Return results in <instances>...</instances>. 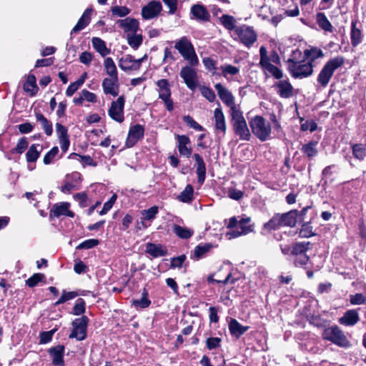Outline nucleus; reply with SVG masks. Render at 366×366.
Here are the masks:
<instances>
[{"label": "nucleus", "mask_w": 366, "mask_h": 366, "mask_svg": "<svg viewBox=\"0 0 366 366\" xmlns=\"http://www.w3.org/2000/svg\"><path fill=\"white\" fill-rule=\"evenodd\" d=\"M104 66L106 73L109 77H118L117 66L111 57H107L104 61Z\"/></svg>", "instance_id": "4c0bfd02"}, {"label": "nucleus", "mask_w": 366, "mask_h": 366, "mask_svg": "<svg viewBox=\"0 0 366 366\" xmlns=\"http://www.w3.org/2000/svg\"><path fill=\"white\" fill-rule=\"evenodd\" d=\"M112 15L119 17H124L130 13V9L127 6H114L111 8Z\"/></svg>", "instance_id": "13d9d810"}, {"label": "nucleus", "mask_w": 366, "mask_h": 366, "mask_svg": "<svg viewBox=\"0 0 366 366\" xmlns=\"http://www.w3.org/2000/svg\"><path fill=\"white\" fill-rule=\"evenodd\" d=\"M45 275L41 273H36L34 274L31 277H29L26 281V284L29 287H34L38 285L39 282H41L45 280Z\"/></svg>", "instance_id": "864d4df0"}, {"label": "nucleus", "mask_w": 366, "mask_h": 366, "mask_svg": "<svg viewBox=\"0 0 366 366\" xmlns=\"http://www.w3.org/2000/svg\"><path fill=\"white\" fill-rule=\"evenodd\" d=\"M222 70V75L224 78H227L228 75H236L239 73V68L232 66L231 64H224L220 66L219 68Z\"/></svg>", "instance_id": "3c124183"}, {"label": "nucleus", "mask_w": 366, "mask_h": 366, "mask_svg": "<svg viewBox=\"0 0 366 366\" xmlns=\"http://www.w3.org/2000/svg\"><path fill=\"white\" fill-rule=\"evenodd\" d=\"M49 354L52 357L54 366H65L64 361V346L61 345L52 347L49 350Z\"/></svg>", "instance_id": "f3484780"}, {"label": "nucleus", "mask_w": 366, "mask_h": 366, "mask_svg": "<svg viewBox=\"0 0 366 366\" xmlns=\"http://www.w3.org/2000/svg\"><path fill=\"white\" fill-rule=\"evenodd\" d=\"M132 63H134V59L132 55H127L119 60V66L124 71H128L132 68Z\"/></svg>", "instance_id": "5fc2aeb1"}, {"label": "nucleus", "mask_w": 366, "mask_h": 366, "mask_svg": "<svg viewBox=\"0 0 366 366\" xmlns=\"http://www.w3.org/2000/svg\"><path fill=\"white\" fill-rule=\"evenodd\" d=\"M250 222V218H241L239 220V227L229 233L232 237L235 238L239 236L247 234L252 231V226L247 225Z\"/></svg>", "instance_id": "6ab92c4d"}, {"label": "nucleus", "mask_w": 366, "mask_h": 366, "mask_svg": "<svg viewBox=\"0 0 366 366\" xmlns=\"http://www.w3.org/2000/svg\"><path fill=\"white\" fill-rule=\"evenodd\" d=\"M119 77H107L102 81V89L105 94L117 97L119 94Z\"/></svg>", "instance_id": "2eb2a0df"}, {"label": "nucleus", "mask_w": 366, "mask_h": 366, "mask_svg": "<svg viewBox=\"0 0 366 366\" xmlns=\"http://www.w3.org/2000/svg\"><path fill=\"white\" fill-rule=\"evenodd\" d=\"M222 339L219 337H209L206 340L207 347L209 350H214L219 346Z\"/></svg>", "instance_id": "774afa93"}, {"label": "nucleus", "mask_w": 366, "mask_h": 366, "mask_svg": "<svg viewBox=\"0 0 366 366\" xmlns=\"http://www.w3.org/2000/svg\"><path fill=\"white\" fill-rule=\"evenodd\" d=\"M194 189L191 184H187L180 193L177 199L182 202L189 203L193 199Z\"/></svg>", "instance_id": "ea45409f"}, {"label": "nucleus", "mask_w": 366, "mask_h": 366, "mask_svg": "<svg viewBox=\"0 0 366 366\" xmlns=\"http://www.w3.org/2000/svg\"><path fill=\"white\" fill-rule=\"evenodd\" d=\"M92 46L99 54L104 57L111 53V49L107 47L106 43L99 37H93L92 39Z\"/></svg>", "instance_id": "bb28decb"}, {"label": "nucleus", "mask_w": 366, "mask_h": 366, "mask_svg": "<svg viewBox=\"0 0 366 366\" xmlns=\"http://www.w3.org/2000/svg\"><path fill=\"white\" fill-rule=\"evenodd\" d=\"M89 319L86 316L75 319L72 322L73 330L69 335V338H76L77 340H83L86 337V328Z\"/></svg>", "instance_id": "0eeeda50"}, {"label": "nucleus", "mask_w": 366, "mask_h": 366, "mask_svg": "<svg viewBox=\"0 0 366 366\" xmlns=\"http://www.w3.org/2000/svg\"><path fill=\"white\" fill-rule=\"evenodd\" d=\"M69 205L68 202L54 204L49 212L50 218L59 217L61 215L74 217V213L69 209Z\"/></svg>", "instance_id": "dca6fc26"}, {"label": "nucleus", "mask_w": 366, "mask_h": 366, "mask_svg": "<svg viewBox=\"0 0 366 366\" xmlns=\"http://www.w3.org/2000/svg\"><path fill=\"white\" fill-rule=\"evenodd\" d=\"M183 121L189 125L191 128L197 130V131H203L204 128L199 124L194 119L189 115H186L183 117Z\"/></svg>", "instance_id": "0e129e2a"}, {"label": "nucleus", "mask_w": 366, "mask_h": 366, "mask_svg": "<svg viewBox=\"0 0 366 366\" xmlns=\"http://www.w3.org/2000/svg\"><path fill=\"white\" fill-rule=\"evenodd\" d=\"M354 157L360 160H362L366 156V147L362 144H355L352 147Z\"/></svg>", "instance_id": "09e8293b"}, {"label": "nucleus", "mask_w": 366, "mask_h": 366, "mask_svg": "<svg viewBox=\"0 0 366 366\" xmlns=\"http://www.w3.org/2000/svg\"><path fill=\"white\" fill-rule=\"evenodd\" d=\"M289 71L295 79H303L310 76L313 72V66L311 62L304 63V61H295L292 59L287 60Z\"/></svg>", "instance_id": "20e7f679"}, {"label": "nucleus", "mask_w": 366, "mask_h": 366, "mask_svg": "<svg viewBox=\"0 0 366 366\" xmlns=\"http://www.w3.org/2000/svg\"><path fill=\"white\" fill-rule=\"evenodd\" d=\"M232 124L236 135L242 140L248 141L250 139V132L247 127L246 120L240 110L231 113Z\"/></svg>", "instance_id": "7ed1b4c3"}, {"label": "nucleus", "mask_w": 366, "mask_h": 366, "mask_svg": "<svg viewBox=\"0 0 366 366\" xmlns=\"http://www.w3.org/2000/svg\"><path fill=\"white\" fill-rule=\"evenodd\" d=\"M305 58L308 59L309 61L312 64L316 59L323 56L322 51L317 48H312L306 49L304 52Z\"/></svg>", "instance_id": "a18cd8bd"}, {"label": "nucleus", "mask_w": 366, "mask_h": 366, "mask_svg": "<svg viewBox=\"0 0 366 366\" xmlns=\"http://www.w3.org/2000/svg\"><path fill=\"white\" fill-rule=\"evenodd\" d=\"M322 336L325 339L330 340L339 346H343L342 333L337 326H332L325 329Z\"/></svg>", "instance_id": "ddd939ff"}, {"label": "nucleus", "mask_w": 366, "mask_h": 366, "mask_svg": "<svg viewBox=\"0 0 366 366\" xmlns=\"http://www.w3.org/2000/svg\"><path fill=\"white\" fill-rule=\"evenodd\" d=\"M144 128L141 124H135L129 128L126 140L127 147H132L135 144L144 137Z\"/></svg>", "instance_id": "9b49d317"}, {"label": "nucleus", "mask_w": 366, "mask_h": 366, "mask_svg": "<svg viewBox=\"0 0 366 366\" xmlns=\"http://www.w3.org/2000/svg\"><path fill=\"white\" fill-rule=\"evenodd\" d=\"M190 15L192 19H195L200 22H207L210 20L209 11L205 6L201 4H196L192 6Z\"/></svg>", "instance_id": "f8f14e48"}, {"label": "nucleus", "mask_w": 366, "mask_h": 366, "mask_svg": "<svg viewBox=\"0 0 366 366\" xmlns=\"http://www.w3.org/2000/svg\"><path fill=\"white\" fill-rule=\"evenodd\" d=\"M128 44L133 49H137L142 43V36L139 34H127Z\"/></svg>", "instance_id": "603ef678"}, {"label": "nucleus", "mask_w": 366, "mask_h": 366, "mask_svg": "<svg viewBox=\"0 0 366 366\" xmlns=\"http://www.w3.org/2000/svg\"><path fill=\"white\" fill-rule=\"evenodd\" d=\"M356 22L352 21L350 33L351 42L353 46H356L362 41V32L360 29L356 28Z\"/></svg>", "instance_id": "c03bdc74"}, {"label": "nucleus", "mask_w": 366, "mask_h": 366, "mask_svg": "<svg viewBox=\"0 0 366 366\" xmlns=\"http://www.w3.org/2000/svg\"><path fill=\"white\" fill-rule=\"evenodd\" d=\"M214 118L215 121L216 129L222 132L223 134H225L227 129L225 118L220 107L214 109Z\"/></svg>", "instance_id": "393cba45"}, {"label": "nucleus", "mask_w": 366, "mask_h": 366, "mask_svg": "<svg viewBox=\"0 0 366 366\" xmlns=\"http://www.w3.org/2000/svg\"><path fill=\"white\" fill-rule=\"evenodd\" d=\"M300 237H310L315 235V233L312 231V227L310 225L309 222H304L302 224V228L299 232Z\"/></svg>", "instance_id": "4d7b16f0"}, {"label": "nucleus", "mask_w": 366, "mask_h": 366, "mask_svg": "<svg viewBox=\"0 0 366 366\" xmlns=\"http://www.w3.org/2000/svg\"><path fill=\"white\" fill-rule=\"evenodd\" d=\"M193 158L195 160L196 174L197 175V182L202 184L206 178V164L203 158L199 154H194Z\"/></svg>", "instance_id": "a211bd4d"}, {"label": "nucleus", "mask_w": 366, "mask_h": 366, "mask_svg": "<svg viewBox=\"0 0 366 366\" xmlns=\"http://www.w3.org/2000/svg\"><path fill=\"white\" fill-rule=\"evenodd\" d=\"M23 87L24 91L29 93L31 96H34L37 93L39 88L36 85V77L34 74H29L27 76L26 81Z\"/></svg>", "instance_id": "2f4dec72"}, {"label": "nucleus", "mask_w": 366, "mask_h": 366, "mask_svg": "<svg viewBox=\"0 0 366 366\" xmlns=\"http://www.w3.org/2000/svg\"><path fill=\"white\" fill-rule=\"evenodd\" d=\"M158 207L154 206L150 207L148 209L143 210L142 212V219L143 220H148L150 221L155 218L157 214L158 213Z\"/></svg>", "instance_id": "6e6d98bb"}, {"label": "nucleus", "mask_w": 366, "mask_h": 366, "mask_svg": "<svg viewBox=\"0 0 366 366\" xmlns=\"http://www.w3.org/2000/svg\"><path fill=\"white\" fill-rule=\"evenodd\" d=\"M234 39L239 40L246 47L250 48L253 44L257 41V34L252 27L247 25H241L235 29Z\"/></svg>", "instance_id": "39448f33"}, {"label": "nucleus", "mask_w": 366, "mask_h": 366, "mask_svg": "<svg viewBox=\"0 0 366 366\" xmlns=\"http://www.w3.org/2000/svg\"><path fill=\"white\" fill-rule=\"evenodd\" d=\"M174 48L191 66H197L199 59L194 48L187 36H182L175 42Z\"/></svg>", "instance_id": "f03ea898"}, {"label": "nucleus", "mask_w": 366, "mask_h": 366, "mask_svg": "<svg viewBox=\"0 0 366 366\" xmlns=\"http://www.w3.org/2000/svg\"><path fill=\"white\" fill-rule=\"evenodd\" d=\"M212 248L211 244H199L197 245L193 252L194 258L199 259L203 257V255L209 252V250Z\"/></svg>", "instance_id": "8fccbe9b"}, {"label": "nucleus", "mask_w": 366, "mask_h": 366, "mask_svg": "<svg viewBox=\"0 0 366 366\" xmlns=\"http://www.w3.org/2000/svg\"><path fill=\"white\" fill-rule=\"evenodd\" d=\"M264 71L269 72L275 79H280L283 76V73L280 69L271 64L270 61L260 66Z\"/></svg>", "instance_id": "c9c22d12"}, {"label": "nucleus", "mask_w": 366, "mask_h": 366, "mask_svg": "<svg viewBox=\"0 0 366 366\" xmlns=\"http://www.w3.org/2000/svg\"><path fill=\"white\" fill-rule=\"evenodd\" d=\"M92 12V9H86L81 18L79 19L77 24L74 26L71 31V34L73 33H76L83 29H84L89 24L91 20V14Z\"/></svg>", "instance_id": "b1692460"}, {"label": "nucleus", "mask_w": 366, "mask_h": 366, "mask_svg": "<svg viewBox=\"0 0 366 366\" xmlns=\"http://www.w3.org/2000/svg\"><path fill=\"white\" fill-rule=\"evenodd\" d=\"M218 21L228 31H235L237 29V21L233 16L223 14L218 18Z\"/></svg>", "instance_id": "cd10ccee"}, {"label": "nucleus", "mask_w": 366, "mask_h": 366, "mask_svg": "<svg viewBox=\"0 0 366 366\" xmlns=\"http://www.w3.org/2000/svg\"><path fill=\"white\" fill-rule=\"evenodd\" d=\"M249 126L254 135L261 142H265L270 138L271 125L262 116L257 115L253 117L249 122Z\"/></svg>", "instance_id": "f257e3e1"}, {"label": "nucleus", "mask_w": 366, "mask_h": 366, "mask_svg": "<svg viewBox=\"0 0 366 366\" xmlns=\"http://www.w3.org/2000/svg\"><path fill=\"white\" fill-rule=\"evenodd\" d=\"M235 279L232 278V275L230 273L227 274L225 278L222 279L221 276H219V273H216L213 275H211L208 277V282H216L217 283H222L224 285H228L229 284H233L235 282Z\"/></svg>", "instance_id": "79ce46f5"}, {"label": "nucleus", "mask_w": 366, "mask_h": 366, "mask_svg": "<svg viewBox=\"0 0 366 366\" xmlns=\"http://www.w3.org/2000/svg\"><path fill=\"white\" fill-rule=\"evenodd\" d=\"M35 117L36 121L41 124L46 134L48 136L51 135L53 132L52 124L39 112H35Z\"/></svg>", "instance_id": "72a5a7b5"}, {"label": "nucleus", "mask_w": 366, "mask_h": 366, "mask_svg": "<svg viewBox=\"0 0 366 366\" xmlns=\"http://www.w3.org/2000/svg\"><path fill=\"white\" fill-rule=\"evenodd\" d=\"M29 146V142L26 137H21L16 147L11 149L12 153L22 154Z\"/></svg>", "instance_id": "bf43d9fd"}, {"label": "nucleus", "mask_w": 366, "mask_h": 366, "mask_svg": "<svg viewBox=\"0 0 366 366\" xmlns=\"http://www.w3.org/2000/svg\"><path fill=\"white\" fill-rule=\"evenodd\" d=\"M316 20L319 26L325 31H331L332 25L323 13H317Z\"/></svg>", "instance_id": "49530a36"}, {"label": "nucleus", "mask_w": 366, "mask_h": 366, "mask_svg": "<svg viewBox=\"0 0 366 366\" xmlns=\"http://www.w3.org/2000/svg\"><path fill=\"white\" fill-rule=\"evenodd\" d=\"M359 321V315L356 310H349L345 312V325L352 326Z\"/></svg>", "instance_id": "37998d69"}, {"label": "nucleus", "mask_w": 366, "mask_h": 366, "mask_svg": "<svg viewBox=\"0 0 366 366\" xmlns=\"http://www.w3.org/2000/svg\"><path fill=\"white\" fill-rule=\"evenodd\" d=\"M78 296H88L94 297L95 295L89 290H77L76 291L68 292L64 290H63L60 297H76Z\"/></svg>", "instance_id": "a19ab883"}, {"label": "nucleus", "mask_w": 366, "mask_h": 366, "mask_svg": "<svg viewBox=\"0 0 366 366\" xmlns=\"http://www.w3.org/2000/svg\"><path fill=\"white\" fill-rule=\"evenodd\" d=\"M151 304L149 299H137L132 301V306L137 310H141L148 307Z\"/></svg>", "instance_id": "e2e57ef3"}, {"label": "nucleus", "mask_w": 366, "mask_h": 366, "mask_svg": "<svg viewBox=\"0 0 366 366\" xmlns=\"http://www.w3.org/2000/svg\"><path fill=\"white\" fill-rule=\"evenodd\" d=\"M99 242L97 239H89L84 241L76 247V249H89L94 248L99 244Z\"/></svg>", "instance_id": "052dcab7"}, {"label": "nucleus", "mask_w": 366, "mask_h": 366, "mask_svg": "<svg viewBox=\"0 0 366 366\" xmlns=\"http://www.w3.org/2000/svg\"><path fill=\"white\" fill-rule=\"evenodd\" d=\"M124 97L120 96L117 101H113L111 107L109 109V117L116 122L119 123L122 122L124 119Z\"/></svg>", "instance_id": "9d476101"}, {"label": "nucleus", "mask_w": 366, "mask_h": 366, "mask_svg": "<svg viewBox=\"0 0 366 366\" xmlns=\"http://www.w3.org/2000/svg\"><path fill=\"white\" fill-rule=\"evenodd\" d=\"M280 97L287 99L292 96L293 87L287 80H280L274 85Z\"/></svg>", "instance_id": "4be33fe9"}, {"label": "nucleus", "mask_w": 366, "mask_h": 366, "mask_svg": "<svg viewBox=\"0 0 366 366\" xmlns=\"http://www.w3.org/2000/svg\"><path fill=\"white\" fill-rule=\"evenodd\" d=\"M317 142L315 141H311L307 144H305L302 145L301 148V151L303 154H305L309 159H312L315 157L318 150L317 149Z\"/></svg>", "instance_id": "f704fd0d"}, {"label": "nucleus", "mask_w": 366, "mask_h": 366, "mask_svg": "<svg viewBox=\"0 0 366 366\" xmlns=\"http://www.w3.org/2000/svg\"><path fill=\"white\" fill-rule=\"evenodd\" d=\"M202 95L205 97L209 102H213L216 99L214 92L209 87L202 86L200 88Z\"/></svg>", "instance_id": "680f3d73"}, {"label": "nucleus", "mask_w": 366, "mask_h": 366, "mask_svg": "<svg viewBox=\"0 0 366 366\" xmlns=\"http://www.w3.org/2000/svg\"><path fill=\"white\" fill-rule=\"evenodd\" d=\"M202 61L207 69L212 71L213 74H216V70L218 68L217 67V61L209 57H205Z\"/></svg>", "instance_id": "69168bd1"}, {"label": "nucleus", "mask_w": 366, "mask_h": 366, "mask_svg": "<svg viewBox=\"0 0 366 366\" xmlns=\"http://www.w3.org/2000/svg\"><path fill=\"white\" fill-rule=\"evenodd\" d=\"M342 64L343 58L338 57L329 61L324 66L317 77V81L322 86L325 87L328 84L335 70Z\"/></svg>", "instance_id": "423d86ee"}, {"label": "nucleus", "mask_w": 366, "mask_h": 366, "mask_svg": "<svg viewBox=\"0 0 366 366\" xmlns=\"http://www.w3.org/2000/svg\"><path fill=\"white\" fill-rule=\"evenodd\" d=\"M58 152L59 148L57 147H54L51 148V149L45 154L44 157V163L45 164H49L54 158L57 155Z\"/></svg>", "instance_id": "338daca9"}, {"label": "nucleus", "mask_w": 366, "mask_h": 366, "mask_svg": "<svg viewBox=\"0 0 366 366\" xmlns=\"http://www.w3.org/2000/svg\"><path fill=\"white\" fill-rule=\"evenodd\" d=\"M214 88L217 92L219 99L230 108L231 113L238 110L234 103L233 94L225 86L220 83H217L214 85Z\"/></svg>", "instance_id": "1a4fd4ad"}, {"label": "nucleus", "mask_w": 366, "mask_h": 366, "mask_svg": "<svg viewBox=\"0 0 366 366\" xmlns=\"http://www.w3.org/2000/svg\"><path fill=\"white\" fill-rule=\"evenodd\" d=\"M162 9L159 1H152L142 9V16L144 19H151L157 17Z\"/></svg>", "instance_id": "4468645a"}, {"label": "nucleus", "mask_w": 366, "mask_h": 366, "mask_svg": "<svg viewBox=\"0 0 366 366\" xmlns=\"http://www.w3.org/2000/svg\"><path fill=\"white\" fill-rule=\"evenodd\" d=\"M194 66H185L182 68L179 75L184 79L187 87L194 91L198 86L197 74Z\"/></svg>", "instance_id": "6e6552de"}, {"label": "nucleus", "mask_w": 366, "mask_h": 366, "mask_svg": "<svg viewBox=\"0 0 366 366\" xmlns=\"http://www.w3.org/2000/svg\"><path fill=\"white\" fill-rule=\"evenodd\" d=\"M156 84L158 86V93L159 99H162L164 98H167V97H171L172 92L167 79H159L157 81Z\"/></svg>", "instance_id": "c85d7f7f"}, {"label": "nucleus", "mask_w": 366, "mask_h": 366, "mask_svg": "<svg viewBox=\"0 0 366 366\" xmlns=\"http://www.w3.org/2000/svg\"><path fill=\"white\" fill-rule=\"evenodd\" d=\"M280 218L282 227H293L297 222L298 211L294 209L286 213L280 214Z\"/></svg>", "instance_id": "412c9836"}, {"label": "nucleus", "mask_w": 366, "mask_h": 366, "mask_svg": "<svg viewBox=\"0 0 366 366\" xmlns=\"http://www.w3.org/2000/svg\"><path fill=\"white\" fill-rule=\"evenodd\" d=\"M42 150V146L40 144H32L26 154V161L28 162H36L40 156Z\"/></svg>", "instance_id": "473e14b6"}, {"label": "nucleus", "mask_w": 366, "mask_h": 366, "mask_svg": "<svg viewBox=\"0 0 366 366\" xmlns=\"http://www.w3.org/2000/svg\"><path fill=\"white\" fill-rule=\"evenodd\" d=\"M229 329L232 335L237 337H239L242 335L248 330L249 327L242 326L235 319H231L229 323Z\"/></svg>", "instance_id": "c756f323"}, {"label": "nucleus", "mask_w": 366, "mask_h": 366, "mask_svg": "<svg viewBox=\"0 0 366 366\" xmlns=\"http://www.w3.org/2000/svg\"><path fill=\"white\" fill-rule=\"evenodd\" d=\"M282 227L280 218V214H275L268 222L264 224L263 229L271 232L272 230L278 229Z\"/></svg>", "instance_id": "e433bc0d"}, {"label": "nucleus", "mask_w": 366, "mask_h": 366, "mask_svg": "<svg viewBox=\"0 0 366 366\" xmlns=\"http://www.w3.org/2000/svg\"><path fill=\"white\" fill-rule=\"evenodd\" d=\"M352 287L355 290L349 295V297H365V285L362 282H353Z\"/></svg>", "instance_id": "de8ad7c7"}, {"label": "nucleus", "mask_w": 366, "mask_h": 366, "mask_svg": "<svg viewBox=\"0 0 366 366\" xmlns=\"http://www.w3.org/2000/svg\"><path fill=\"white\" fill-rule=\"evenodd\" d=\"M172 231L178 237L183 239H187L194 234L193 229L179 224H174Z\"/></svg>", "instance_id": "7c9ffc66"}, {"label": "nucleus", "mask_w": 366, "mask_h": 366, "mask_svg": "<svg viewBox=\"0 0 366 366\" xmlns=\"http://www.w3.org/2000/svg\"><path fill=\"white\" fill-rule=\"evenodd\" d=\"M145 252L154 258L164 257L167 254V250L164 247L151 242L146 244Z\"/></svg>", "instance_id": "5701e85b"}, {"label": "nucleus", "mask_w": 366, "mask_h": 366, "mask_svg": "<svg viewBox=\"0 0 366 366\" xmlns=\"http://www.w3.org/2000/svg\"><path fill=\"white\" fill-rule=\"evenodd\" d=\"M117 23L126 32L136 33L139 29V22L135 19L127 18L119 20Z\"/></svg>", "instance_id": "a878e982"}, {"label": "nucleus", "mask_w": 366, "mask_h": 366, "mask_svg": "<svg viewBox=\"0 0 366 366\" xmlns=\"http://www.w3.org/2000/svg\"><path fill=\"white\" fill-rule=\"evenodd\" d=\"M310 245V242H302L295 243L292 248L291 254L295 257H297L299 255L305 254L306 252L309 249V246Z\"/></svg>", "instance_id": "58836bf2"}, {"label": "nucleus", "mask_w": 366, "mask_h": 366, "mask_svg": "<svg viewBox=\"0 0 366 366\" xmlns=\"http://www.w3.org/2000/svg\"><path fill=\"white\" fill-rule=\"evenodd\" d=\"M176 138L178 142L177 148L181 155L189 158L192 154V149L187 146L190 144L191 141L186 135L177 134Z\"/></svg>", "instance_id": "aec40b11"}]
</instances>
